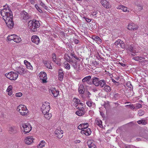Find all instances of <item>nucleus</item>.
<instances>
[{
	"mask_svg": "<svg viewBox=\"0 0 148 148\" xmlns=\"http://www.w3.org/2000/svg\"><path fill=\"white\" fill-rule=\"evenodd\" d=\"M22 95V93L20 92L17 93L16 94V96L17 97H21Z\"/></svg>",
	"mask_w": 148,
	"mask_h": 148,
	"instance_id": "53",
	"label": "nucleus"
},
{
	"mask_svg": "<svg viewBox=\"0 0 148 148\" xmlns=\"http://www.w3.org/2000/svg\"><path fill=\"white\" fill-rule=\"evenodd\" d=\"M53 56V61L54 62H55L56 63L58 64H60V63L58 62L56 60L57 59L56 58V54L54 53H53L52 54Z\"/></svg>",
	"mask_w": 148,
	"mask_h": 148,
	"instance_id": "43",
	"label": "nucleus"
},
{
	"mask_svg": "<svg viewBox=\"0 0 148 148\" xmlns=\"http://www.w3.org/2000/svg\"><path fill=\"white\" fill-rule=\"evenodd\" d=\"M86 104L87 105L91 108H95V104L91 101H88L86 102Z\"/></svg>",
	"mask_w": 148,
	"mask_h": 148,
	"instance_id": "24",
	"label": "nucleus"
},
{
	"mask_svg": "<svg viewBox=\"0 0 148 148\" xmlns=\"http://www.w3.org/2000/svg\"><path fill=\"white\" fill-rule=\"evenodd\" d=\"M16 34H13L11 35H9L7 37V39L9 40H13L14 41V38L15 37Z\"/></svg>",
	"mask_w": 148,
	"mask_h": 148,
	"instance_id": "38",
	"label": "nucleus"
},
{
	"mask_svg": "<svg viewBox=\"0 0 148 148\" xmlns=\"http://www.w3.org/2000/svg\"><path fill=\"white\" fill-rule=\"evenodd\" d=\"M49 92L52 93L55 97H57L59 94V91L54 87L50 86L49 87Z\"/></svg>",
	"mask_w": 148,
	"mask_h": 148,
	"instance_id": "10",
	"label": "nucleus"
},
{
	"mask_svg": "<svg viewBox=\"0 0 148 148\" xmlns=\"http://www.w3.org/2000/svg\"><path fill=\"white\" fill-rule=\"evenodd\" d=\"M3 7V9L1 10L0 13L7 27L10 29H12L14 25L12 11L8 5H5Z\"/></svg>",
	"mask_w": 148,
	"mask_h": 148,
	"instance_id": "1",
	"label": "nucleus"
},
{
	"mask_svg": "<svg viewBox=\"0 0 148 148\" xmlns=\"http://www.w3.org/2000/svg\"><path fill=\"white\" fill-rule=\"evenodd\" d=\"M64 59L67 62H69L70 63L71 62H73V60L72 59V58L71 57L68 55V54H65L64 56Z\"/></svg>",
	"mask_w": 148,
	"mask_h": 148,
	"instance_id": "26",
	"label": "nucleus"
},
{
	"mask_svg": "<svg viewBox=\"0 0 148 148\" xmlns=\"http://www.w3.org/2000/svg\"><path fill=\"white\" fill-rule=\"evenodd\" d=\"M127 107H129L131 109L134 110L135 108V107L133 104L130 105H127L126 106Z\"/></svg>",
	"mask_w": 148,
	"mask_h": 148,
	"instance_id": "51",
	"label": "nucleus"
},
{
	"mask_svg": "<svg viewBox=\"0 0 148 148\" xmlns=\"http://www.w3.org/2000/svg\"><path fill=\"white\" fill-rule=\"evenodd\" d=\"M29 1L32 4H34L35 3V0H29Z\"/></svg>",
	"mask_w": 148,
	"mask_h": 148,
	"instance_id": "64",
	"label": "nucleus"
},
{
	"mask_svg": "<svg viewBox=\"0 0 148 148\" xmlns=\"http://www.w3.org/2000/svg\"><path fill=\"white\" fill-rule=\"evenodd\" d=\"M106 81L104 79H101L100 80L98 86H100L102 88L106 85Z\"/></svg>",
	"mask_w": 148,
	"mask_h": 148,
	"instance_id": "31",
	"label": "nucleus"
},
{
	"mask_svg": "<svg viewBox=\"0 0 148 148\" xmlns=\"http://www.w3.org/2000/svg\"><path fill=\"white\" fill-rule=\"evenodd\" d=\"M35 7L37 9V10L38 11H40V10H41L40 9L38 5L36 4L35 5Z\"/></svg>",
	"mask_w": 148,
	"mask_h": 148,
	"instance_id": "61",
	"label": "nucleus"
},
{
	"mask_svg": "<svg viewBox=\"0 0 148 148\" xmlns=\"http://www.w3.org/2000/svg\"><path fill=\"white\" fill-rule=\"evenodd\" d=\"M16 72L22 75H23L25 74H27L29 72L23 66H20L19 67L16 68Z\"/></svg>",
	"mask_w": 148,
	"mask_h": 148,
	"instance_id": "7",
	"label": "nucleus"
},
{
	"mask_svg": "<svg viewBox=\"0 0 148 148\" xmlns=\"http://www.w3.org/2000/svg\"><path fill=\"white\" fill-rule=\"evenodd\" d=\"M125 148H134L133 146L131 145H125Z\"/></svg>",
	"mask_w": 148,
	"mask_h": 148,
	"instance_id": "57",
	"label": "nucleus"
},
{
	"mask_svg": "<svg viewBox=\"0 0 148 148\" xmlns=\"http://www.w3.org/2000/svg\"><path fill=\"white\" fill-rule=\"evenodd\" d=\"M55 136L58 138H61L63 135V131L60 128L56 129L55 131Z\"/></svg>",
	"mask_w": 148,
	"mask_h": 148,
	"instance_id": "12",
	"label": "nucleus"
},
{
	"mask_svg": "<svg viewBox=\"0 0 148 148\" xmlns=\"http://www.w3.org/2000/svg\"><path fill=\"white\" fill-rule=\"evenodd\" d=\"M120 97V95L117 93H116L114 94V97L116 100L118 99Z\"/></svg>",
	"mask_w": 148,
	"mask_h": 148,
	"instance_id": "50",
	"label": "nucleus"
},
{
	"mask_svg": "<svg viewBox=\"0 0 148 148\" xmlns=\"http://www.w3.org/2000/svg\"><path fill=\"white\" fill-rule=\"evenodd\" d=\"M71 56L73 57L75 59H77V60H78L79 59V58L77 57V56L75 55V54L73 53H71Z\"/></svg>",
	"mask_w": 148,
	"mask_h": 148,
	"instance_id": "54",
	"label": "nucleus"
},
{
	"mask_svg": "<svg viewBox=\"0 0 148 148\" xmlns=\"http://www.w3.org/2000/svg\"><path fill=\"white\" fill-rule=\"evenodd\" d=\"M20 128L23 133L26 134L30 132L32 128L30 124L28 123H24L21 125Z\"/></svg>",
	"mask_w": 148,
	"mask_h": 148,
	"instance_id": "3",
	"label": "nucleus"
},
{
	"mask_svg": "<svg viewBox=\"0 0 148 148\" xmlns=\"http://www.w3.org/2000/svg\"><path fill=\"white\" fill-rule=\"evenodd\" d=\"M142 105L140 103H136L135 105V107L137 109H139L142 107Z\"/></svg>",
	"mask_w": 148,
	"mask_h": 148,
	"instance_id": "52",
	"label": "nucleus"
},
{
	"mask_svg": "<svg viewBox=\"0 0 148 148\" xmlns=\"http://www.w3.org/2000/svg\"><path fill=\"white\" fill-rule=\"evenodd\" d=\"M103 90L106 92H109L111 90V88L108 85L106 84L104 86Z\"/></svg>",
	"mask_w": 148,
	"mask_h": 148,
	"instance_id": "36",
	"label": "nucleus"
},
{
	"mask_svg": "<svg viewBox=\"0 0 148 148\" xmlns=\"http://www.w3.org/2000/svg\"><path fill=\"white\" fill-rule=\"evenodd\" d=\"M5 76L10 80H16L18 76V74L16 73L11 71L8 73L5 74Z\"/></svg>",
	"mask_w": 148,
	"mask_h": 148,
	"instance_id": "6",
	"label": "nucleus"
},
{
	"mask_svg": "<svg viewBox=\"0 0 148 148\" xmlns=\"http://www.w3.org/2000/svg\"><path fill=\"white\" fill-rule=\"evenodd\" d=\"M78 92L80 94H83L84 93V88L83 84H80L79 85Z\"/></svg>",
	"mask_w": 148,
	"mask_h": 148,
	"instance_id": "28",
	"label": "nucleus"
},
{
	"mask_svg": "<svg viewBox=\"0 0 148 148\" xmlns=\"http://www.w3.org/2000/svg\"><path fill=\"white\" fill-rule=\"evenodd\" d=\"M9 131L11 134H14L16 132V127L14 126H12L9 127Z\"/></svg>",
	"mask_w": 148,
	"mask_h": 148,
	"instance_id": "32",
	"label": "nucleus"
},
{
	"mask_svg": "<svg viewBox=\"0 0 148 148\" xmlns=\"http://www.w3.org/2000/svg\"><path fill=\"white\" fill-rule=\"evenodd\" d=\"M77 108L78 110L75 112L76 114L79 116H81L84 114L85 113V105L84 106H78Z\"/></svg>",
	"mask_w": 148,
	"mask_h": 148,
	"instance_id": "8",
	"label": "nucleus"
},
{
	"mask_svg": "<svg viewBox=\"0 0 148 148\" xmlns=\"http://www.w3.org/2000/svg\"><path fill=\"white\" fill-rule=\"evenodd\" d=\"M14 41L16 43H19L21 42V39L19 36L16 35L15 37L14 38Z\"/></svg>",
	"mask_w": 148,
	"mask_h": 148,
	"instance_id": "37",
	"label": "nucleus"
},
{
	"mask_svg": "<svg viewBox=\"0 0 148 148\" xmlns=\"http://www.w3.org/2000/svg\"><path fill=\"white\" fill-rule=\"evenodd\" d=\"M32 41L37 45H38L40 42V39L38 36L36 35L33 36L31 38Z\"/></svg>",
	"mask_w": 148,
	"mask_h": 148,
	"instance_id": "15",
	"label": "nucleus"
},
{
	"mask_svg": "<svg viewBox=\"0 0 148 148\" xmlns=\"http://www.w3.org/2000/svg\"><path fill=\"white\" fill-rule=\"evenodd\" d=\"M28 28L33 32H35L37 28L40 26V23L38 21L30 20L28 23Z\"/></svg>",
	"mask_w": 148,
	"mask_h": 148,
	"instance_id": "2",
	"label": "nucleus"
},
{
	"mask_svg": "<svg viewBox=\"0 0 148 148\" xmlns=\"http://www.w3.org/2000/svg\"><path fill=\"white\" fill-rule=\"evenodd\" d=\"M74 43L75 44H78L79 43V41L76 39H74Z\"/></svg>",
	"mask_w": 148,
	"mask_h": 148,
	"instance_id": "62",
	"label": "nucleus"
},
{
	"mask_svg": "<svg viewBox=\"0 0 148 148\" xmlns=\"http://www.w3.org/2000/svg\"><path fill=\"white\" fill-rule=\"evenodd\" d=\"M97 13L98 12L97 11H94L92 12V15L93 16H95Z\"/></svg>",
	"mask_w": 148,
	"mask_h": 148,
	"instance_id": "59",
	"label": "nucleus"
},
{
	"mask_svg": "<svg viewBox=\"0 0 148 148\" xmlns=\"http://www.w3.org/2000/svg\"><path fill=\"white\" fill-rule=\"evenodd\" d=\"M24 64L26 65V68L32 71L33 69V67L32 65H31L30 63L28 62L26 60H25L24 61Z\"/></svg>",
	"mask_w": 148,
	"mask_h": 148,
	"instance_id": "21",
	"label": "nucleus"
},
{
	"mask_svg": "<svg viewBox=\"0 0 148 148\" xmlns=\"http://www.w3.org/2000/svg\"><path fill=\"white\" fill-rule=\"evenodd\" d=\"M91 78V76H88L84 78L82 80V82H87L88 84H91V83L89 82Z\"/></svg>",
	"mask_w": 148,
	"mask_h": 148,
	"instance_id": "25",
	"label": "nucleus"
},
{
	"mask_svg": "<svg viewBox=\"0 0 148 148\" xmlns=\"http://www.w3.org/2000/svg\"><path fill=\"white\" fill-rule=\"evenodd\" d=\"M136 6L137 7V8H138V10L139 11L143 9V6L140 4H138L136 5Z\"/></svg>",
	"mask_w": 148,
	"mask_h": 148,
	"instance_id": "48",
	"label": "nucleus"
},
{
	"mask_svg": "<svg viewBox=\"0 0 148 148\" xmlns=\"http://www.w3.org/2000/svg\"><path fill=\"white\" fill-rule=\"evenodd\" d=\"M102 121L100 119H96L95 120V123L99 126L100 127L102 128Z\"/></svg>",
	"mask_w": 148,
	"mask_h": 148,
	"instance_id": "29",
	"label": "nucleus"
},
{
	"mask_svg": "<svg viewBox=\"0 0 148 148\" xmlns=\"http://www.w3.org/2000/svg\"><path fill=\"white\" fill-rule=\"evenodd\" d=\"M101 3L103 7L106 8H109L111 6L109 2L106 0H101Z\"/></svg>",
	"mask_w": 148,
	"mask_h": 148,
	"instance_id": "17",
	"label": "nucleus"
},
{
	"mask_svg": "<svg viewBox=\"0 0 148 148\" xmlns=\"http://www.w3.org/2000/svg\"><path fill=\"white\" fill-rule=\"evenodd\" d=\"M88 123H81L80 124L78 127V128L79 130H84L88 128Z\"/></svg>",
	"mask_w": 148,
	"mask_h": 148,
	"instance_id": "18",
	"label": "nucleus"
},
{
	"mask_svg": "<svg viewBox=\"0 0 148 148\" xmlns=\"http://www.w3.org/2000/svg\"><path fill=\"white\" fill-rule=\"evenodd\" d=\"M35 138L31 136H29L26 137L24 139L25 143L28 145H30L34 142Z\"/></svg>",
	"mask_w": 148,
	"mask_h": 148,
	"instance_id": "9",
	"label": "nucleus"
},
{
	"mask_svg": "<svg viewBox=\"0 0 148 148\" xmlns=\"http://www.w3.org/2000/svg\"><path fill=\"white\" fill-rule=\"evenodd\" d=\"M50 109V106L49 102H45L42 103L41 110L43 114L49 112Z\"/></svg>",
	"mask_w": 148,
	"mask_h": 148,
	"instance_id": "5",
	"label": "nucleus"
},
{
	"mask_svg": "<svg viewBox=\"0 0 148 148\" xmlns=\"http://www.w3.org/2000/svg\"><path fill=\"white\" fill-rule=\"evenodd\" d=\"M142 137L144 138L143 140L145 141L148 140V131L145 130Z\"/></svg>",
	"mask_w": 148,
	"mask_h": 148,
	"instance_id": "30",
	"label": "nucleus"
},
{
	"mask_svg": "<svg viewBox=\"0 0 148 148\" xmlns=\"http://www.w3.org/2000/svg\"><path fill=\"white\" fill-rule=\"evenodd\" d=\"M120 46L122 48H124L125 47V44L123 41H121Z\"/></svg>",
	"mask_w": 148,
	"mask_h": 148,
	"instance_id": "56",
	"label": "nucleus"
},
{
	"mask_svg": "<svg viewBox=\"0 0 148 148\" xmlns=\"http://www.w3.org/2000/svg\"><path fill=\"white\" fill-rule=\"evenodd\" d=\"M46 144V143L44 140L41 141L37 145L38 148H43L45 145Z\"/></svg>",
	"mask_w": 148,
	"mask_h": 148,
	"instance_id": "33",
	"label": "nucleus"
},
{
	"mask_svg": "<svg viewBox=\"0 0 148 148\" xmlns=\"http://www.w3.org/2000/svg\"><path fill=\"white\" fill-rule=\"evenodd\" d=\"M145 114V112L143 110H140L138 111V114L139 116H142L143 115Z\"/></svg>",
	"mask_w": 148,
	"mask_h": 148,
	"instance_id": "46",
	"label": "nucleus"
},
{
	"mask_svg": "<svg viewBox=\"0 0 148 148\" xmlns=\"http://www.w3.org/2000/svg\"><path fill=\"white\" fill-rule=\"evenodd\" d=\"M119 9L122 10L124 12H129V10L127 9V8L123 5H120L119 7Z\"/></svg>",
	"mask_w": 148,
	"mask_h": 148,
	"instance_id": "35",
	"label": "nucleus"
},
{
	"mask_svg": "<svg viewBox=\"0 0 148 148\" xmlns=\"http://www.w3.org/2000/svg\"><path fill=\"white\" fill-rule=\"evenodd\" d=\"M144 59V58L143 57L139 56L135 57L133 58V59L136 61L139 62H141V60H142Z\"/></svg>",
	"mask_w": 148,
	"mask_h": 148,
	"instance_id": "40",
	"label": "nucleus"
},
{
	"mask_svg": "<svg viewBox=\"0 0 148 148\" xmlns=\"http://www.w3.org/2000/svg\"><path fill=\"white\" fill-rule=\"evenodd\" d=\"M121 41V40L118 39L114 43V44L116 46H118V45H120Z\"/></svg>",
	"mask_w": 148,
	"mask_h": 148,
	"instance_id": "47",
	"label": "nucleus"
},
{
	"mask_svg": "<svg viewBox=\"0 0 148 148\" xmlns=\"http://www.w3.org/2000/svg\"><path fill=\"white\" fill-rule=\"evenodd\" d=\"M84 19H85L86 21L87 22H90L91 21V20L90 19L86 18L85 17H84L83 18Z\"/></svg>",
	"mask_w": 148,
	"mask_h": 148,
	"instance_id": "58",
	"label": "nucleus"
},
{
	"mask_svg": "<svg viewBox=\"0 0 148 148\" xmlns=\"http://www.w3.org/2000/svg\"><path fill=\"white\" fill-rule=\"evenodd\" d=\"M21 17L25 20H26L28 19L29 18V16L27 13L25 12V11H23L21 14Z\"/></svg>",
	"mask_w": 148,
	"mask_h": 148,
	"instance_id": "20",
	"label": "nucleus"
},
{
	"mask_svg": "<svg viewBox=\"0 0 148 148\" xmlns=\"http://www.w3.org/2000/svg\"><path fill=\"white\" fill-rule=\"evenodd\" d=\"M140 50V48L139 47L137 49L134 47V49H133L132 51H130L131 54L132 56H134L136 53L139 52Z\"/></svg>",
	"mask_w": 148,
	"mask_h": 148,
	"instance_id": "27",
	"label": "nucleus"
},
{
	"mask_svg": "<svg viewBox=\"0 0 148 148\" xmlns=\"http://www.w3.org/2000/svg\"><path fill=\"white\" fill-rule=\"evenodd\" d=\"M44 115V117L47 120H49L52 116V114L51 113H49V112L46 113H43Z\"/></svg>",
	"mask_w": 148,
	"mask_h": 148,
	"instance_id": "34",
	"label": "nucleus"
},
{
	"mask_svg": "<svg viewBox=\"0 0 148 148\" xmlns=\"http://www.w3.org/2000/svg\"><path fill=\"white\" fill-rule=\"evenodd\" d=\"M92 83L96 86H98L99 82L100 81L99 78L96 77H94L92 78Z\"/></svg>",
	"mask_w": 148,
	"mask_h": 148,
	"instance_id": "22",
	"label": "nucleus"
},
{
	"mask_svg": "<svg viewBox=\"0 0 148 148\" xmlns=\"http://www.w3.org/2000/svg\"><path fill=\"white\" fill-rule=\"evenodd\" d=\"M134 47L135 46L134 45H131L128 46L127 48V50L128 51H129L130 52V51H132L133 49H134Z\"/></svg>",
	"mask_w": 148,
	"mask_h": 148,
	"instance_id": "41",
	"label": "nucleus"
},
{
	"mask_svg": "<svg viewBox=\"0 0 148 148\" xmlns=\"http://www.w3.org/2000/svg\"><path fill=\"white\" fill-rule=\"evenodd\" d=\"M64 73L62 69H60L59 70L58 79L60 81H62L63 79Z\"/></svg>",
	"mask_w": 148,
	"mask_h": 148,
	"instance_id": "23",
	"label": "nucleus"
},
{
	"mask_svg": "<svg viewBox=\"0 0 148 148\" xmlns=\"http://www.w3.org/2000/svg\"><path fill=\"white\" fill-rule=\"evenodd\" d=\"M12 85L9 86L8 87L6 91H12Z\"/></svg>",
	"mask_w": 148,
	"mask_h": 148,
	"instance_id": "55",
	"label": "nucleus"
},
{
	"mask_svg": "<svg viewBox=\"0 0 148 148\" xmlns=\"http://www.w3.org/2000/svg\"><path fill=\"white\" fill-rule=\"evenodd\" d=\"M45 65L46 67L47 68L51 69H52V67L51 65L49 63H46L45 64Z\"/></svg>",
	"mask_w": 148,
	"mask_h": 148,
	"instance_id": "49",
	"label": "nucleus"
},
{
	"mask_svg": "<svg viewBox=\"0 0 148 148\" xmlns=\"http://www.w3.org/2000/svg\"><path fill=\"white\" fill-rule=\"evenodd\" d=\"M40 79L42 80V82L45 83L47 79V74L45 72H41L39 74Z\"/></svg>",
	"mask_w": 148,
	"mask_h": 148,
	"instance_id": "11",
	"label": "nucleus"
},
{
	"mask_svg": "<svg viewBox=\"0 0 148 148\" xmlns=\"http://www.w3.org/2000/svg\"><path fill=\"white\" fill-rule=\"evenodd\" d=\"M87 143L89 148H96V146L93 140H88Z\"/></svg>",
	"mask_w": 148,
	"mask_h": 148,
	"instance_id": "19",
	"label": "nucleus"
},
{
	"mask_svg": "<svg viewBox=\"0 0 148 148\" xmlns=\"http://www.w3.org/2000/svg\"><path fill=\"white\" fill-rule=\"evenodd\" d=\"M81 133L82 134L88 136L91 134V131L90 128H87L84 130H82Z\"/></svg>",
	"mask_w": 148,
	"mask_h": 148,
	"instance_id": "16",
	"label": "nucleus"
},
{
	"mask_svg": "<svg viewBox=\"0 0 148 148\" xmlns=\"http://www.w3.org/2000/svg\"><path fill=\"white\" fill-rule=\"evenodd\" d=\"M64 67L67 70H69L70 69V65L67 62H65L64 63Z\"/></svg>",
	"mask_w": 148,
	"mask_h": 148,
	"instance_id": "39",
	"label": "nucleus"
},
{
	"mask_svg": "<svg viewBox=\"0 0 148 148\" xmlns=\"http://www.w3.org/2000/svg\"><path fill=\"white\" fill-rule=\"evenodd\" d=\"M142 63H143L145 65L147 64H148V60H143Z\"/></svg>",
	"mask_w": 148,
	"mask_h": 148,
	"instance_id": "60",
	"label": "nucleus"
},
{
	"mask_svg": "<svg viewBox=\"0 0 148 148\" xmlns=\"http://www.w3.org/2000/svg\"><path fill=\"white\" fill-rule=\"evenodd\" d=\"M92 38L95 40L98 41L100 42H101V39L98 36H93L92 37Z\"/></svg>",
	"mask_w": 148,
	"mask_h": 148,
	"instance_id": "44",
	"label": "nucleus"
},
{
	"mask_svg": "<svg viewBox=\"0 0 148 148\" xmlns=\"http://www.w3.org/2000/svg\"><path fill=\"white\" fill-rule=\"evenodd\" d=\"M73 101L74 102L75 106L77 108L78 106H84V105L83 103L80 102V100L79 99L74 98L73 99Z\"/></svg>",
	"mask_w": 148,
	"mask_h": 148,
	"instance_id": "14",
	"label": "nucleus"
},
{
	"mask_svg": "<svg viewBox=\"0 0 148 148\" xmlns=\"http://www.w3.org/2000/svg\"><path fill=\"white\" fill-rule=\"evenodd\" d=\"M17 110L21 115L23 116L26 115L29 112V111L26 106L22 105H20L18 106Z\"/></svg>",
	"mask_w": 148,
	"mask_h": 148,
	"instance_id": "4",
	"label": "nucleus"
},
{
	"mask_svg": "<svg viewBox=\"0 0 148 148\" xmlns=\"http://www.w3.org/2000/svg\"><path fill=\"white\" fill-rule=\"evenodd\" d=\"M126 85L129 88V90H131L132 89H133L132 86L131 84V83L130 82H127L126 83Z\"/></svg>",
	"mask_w": 148,
	"mask_h": 148,
	"instance_id": "42",
	"label": "nucleus"
},
{
	"mask_svg": "<svg viewBox=\"0 0 148 148\" xmlns=\"http://www.w3.org/2000/svg\"><path fill=\"white\" fill-rule=\"evenodd\" d=\"M138 28V26L133 23H129L127 27V29L130 30H136Z\"/></svg>",
	"mask_w": 148,
	"mask_h": 148,
	"instance_id": "13",
	"label": "nucleus"
},
{
	"mask_svg": "<svg viewBox=\"0 0 148 148\" xmlns=\"http://www.w3.org/2000/svg\"><path fill=\"white\" fill-rule=\"evenodd\" d=\"M81 142L80 140H75L74 141V143H79Z\"/></svg>",
	"mask_w": 148,
	"mask_h": 148,
	"instance_id": "63",
	"label": "nucleus"
},
{
	"mask_svg": "<svg viewBox=\"0 0 148 148\" xmlns=\"http://www.w3.org/2000/svg\"><path fill=\"white\" fill-rule=\"evenodd\" d=\"M137 123L138 124H142V125H145L147 123L146 121L144 120H140L138 121H137Z\"/></svg>",
	"mask_w": 148,
	"mask_h": 148,
	"instance_id": "45",
	"label": "nucleus"
}]
</instances>
